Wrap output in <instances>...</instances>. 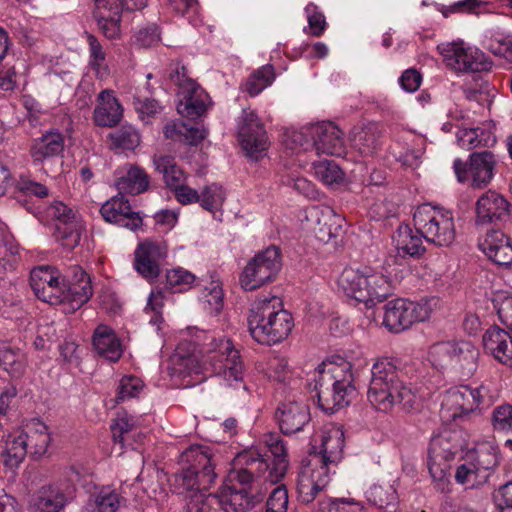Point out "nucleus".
Returning <instances> with one entry per match:
<instances>
[{"label":"nucleus","instance_id":"obj_1","mask_svg":"<svg viewBox=\"0 0 512 512\" xmlns=\"http://www.w3.org/2000/svg\"><path fill=\"white\" fill-rule=\"evenodd\" d=\"M262 442L267 451L253 448L237 455L235 467L229 474L233 484L225 486L221 492L224 505L229 503L235 512H245L262 501L263 494L254 492L255 482L275 485L287 472V449L281 437L267 433Z\"/></svg>","mask_w":512,"mask_h":512},{"label":"nucleus","instance_id":"obj_2","mask_svg":"<svg viewBox=\"0 0 512 512\" xmlns=\"http://www.w3.org/2000/svg\"><path fill=\"white\" fill-rule=\"evenodd\" d=\"M344 431L333 425L327 428L321 439L319 454L303 464L297 478V498L302 504L312 503L330 482V474L343 458Z\"/></svg>","mask_w":512,"mask_h":512},{"label":"nucleus","instance_id":"obj_3","mask_svg":"<svg viewBox=\"0 0 512 512\" xmlns=\"http://www.w3.org/2000/svg\"><path fill=\"white\" fill-rule=\"evenodd\" d=\"M200 353V361L194 355L181 358L179 365L184 369H179V372L188 375L210 372L221 376L230 386L233 382L242 384L244 364L231 339L206 335Z\"/></svg>","mask_w":512,"mask_h":512},{"label":"nucleus","instance_id":"obj_4","mask_svg":"<svg viewBox=\"0 0 512 512\" xmlns=\"http://www.w3.org/2000/svg\"><path fill=\"white\" fill-rule=\"evenodd\" d=\"M180 463L182 469L169 479L172 491L184 495L188 501L203 496L217 477L210 449L192 445L182 452Z\"/></svg>","mask_w":512,"mask_h":512},{"label":"nucleus","instance_id":"obj_5","mask_svg":"<svg viewBox=\"0 0 512 512\" xmlns=\"http://www.w3.org/2000/svg\"><path fill=\"white\" fill-rule=\"evenodd\" d=\"M252 338L260 344L273 345L286 339L294 326L292 315L277 296H261L252 304L248 316Z\"/></svg>","mask_w":512,"mask_h":512},{"label":"nucleus","instance_id":"obj_6","mask_svg":"<svg viewBox=\"0 0 512 512\" xmlns=\"http://www.w3.org/2000/svg\"><path fill=\"white\" fill-rule=\"evenodd\" d=\"M313 380L319 407L327 413L349 405L356 393L351 365L347 362L320 364L314 371Z\"/></svg>","mask_w":512,"mask_h":512},{"label":"nucleus","instance_id":"obj_7","mask_svg":"<svg viewBox=\"0 0 512 512\" xmlns=\"http://www.w3.org/2000/svg\"><path fill=\"white\" fill-rule=\"evenodd\" d=\"M340 282L347 296L369 307L384 301L392 293L389 278L367 266L345 269Z\"/></svg>","mask_w":512,"mask_h":512},{"label":"nucleus","instance_id":"obj_8","mask_svg":"<svg viewBox=\"0 0 512 512\" xmlns=\"http://www.w3.org/2000/svg\"><path fill=\"white\" fill-rule=\"evenodd\" d=\"M460 446L456 433L449 430L440 432L430 440L427 466L434 488L441 493L450 490L451 462Z\"/></svg>","mask_w":512,"mask_h":512},{"label":"nucleus","instance_id":"obj_9","mask_svg":"<svg viewBox=\"0 0 512 512\" xmlns=\"http://www.w3.org/2000/svg\"><path fill=\"white\" fill-rule=\"evenodd\" d=\"M413 222L421 236L436 246L447 247L455 239L454 217L450 210L425 203L414 211Z\"/></svg>","mask_w":512,"mask_h":512},{"label":"nucleus","instance_id":"obj_10","mask_svg":"<svg viewBox=\"0 0 512 512\" xmlns=\"http://www.w3.org/2000/svg\"><path fill=\"white\" fill-rule=\"evenodd\" d=\"M292 141L307 151L315 149L317 154L340 156L344 153L342 131L331 122H322L293 132Z\"/></svg>","mask_w":512,"mask_h":512},{"label":"nucleus","instance_id":"obj_11","mask_svg":"<svg viewBox=\"0 0 512 512\" xmlns=\"http://www.w3.org/2000/svg\"><path fill=\"white\" fill-rule=\"evenodd\" d=\"M282 266L281 251L271 245L258 252L245 266L241 276V287L246 291L258 289L275 279Z\"/></svg>","mask_w":512,"mask_h":512},{"label":"nucleus","instance_id":"obj_12","mask_svg":"<svg viewBox=\"0 0 512 512\" xmlns=\"http://www.w3.org/2000/svg\"><path fill=\"white\" fill-rule=\"evenodd\" d=\"M482 389V387L472 388L468 385L449 389L441 404V419L466 421L471 415H479L483 402Z\"/></svg>","mask_w":512,"mask_h":512},{"label":"nucleus","instance_id":"obj_13","mask_svg":"<svg viewBox=\"0 0 512 512\" xmlns=\"http://www.w3.org/2000/svg\"><path fill=\"white\" fill-rule=\"evenodd\" d=\"M431 313V301L413 302L396 299L385 305L383 324L389 331L398 333L408 329L416 322L429 319Z\"/></svg>","mask_w":512,"mask_h":512},{"label":"nucleus","instance_id":"obj_14","mask_svg":"<svg viewBox=\"0 0 512 512\" xmlns=\"http://www.w3.org/2000/svg\"><path fill=\"white\" fill-rule=\"evenodd\" d=\"M238 140L246 155L259 159L269 142L264 123L251 108H244L236 120Z\"/></svg>","mask_w":512,"mask_h":512},{"label":"nucleus","instance_id":"obj_15","mask_svg":"<svg viewBox=\"0 0 512 512\" xmlns=\"http://www.w3.org/2000/svg\"><path fill=\"white\" fill-rule=\"evenodd\" d=\"M78 473L72 468L57 480L42 486L33 498L34 507L40 512H59L73 498Z\"/></svg>","mask_w":512,"mask_h":512},{"label":"nucleus","instance_id":"obj_16","mask_svg":"<svg viewBox=\"0 0 512 512\" xmlns=\"http://www.w3.org/2000/svg\"><path fill=\"white\" fill-rule=\"evenodd\" d=\"M446 64L458 72L475 73L491 69V61L480 49L463 41L438 46Z\"/></svg>","mask_w":512,"mask_h":512},{"label":"nucleus","instance_id":"obj_17","mask_svg":"<svg viewBox=\"0 0 512 512\" xmlns=\"http://www.w3.org/2000/svg\"><path fill=\"white\" fill-rule=\"evenodd\" d=\"M495 164V156L485 150L472 153L468 163L455 159L453 168L460 183L469 182L473 188H482L491 182Z\"/></svg>","mask_w":512,"mask_h":512},{"label":"nucleus","instance_id":"obj_18","mask_svg":"<svg viewBox=\"0 0 512 512\" xmlns=\"http://www.w3.org/2000/svg\"><path fill=\"white\" fill-rule=\"evenodd\" d=\"M146 5L147 0H95L94 18L105 37L116 39L120 35L122 13L141 10Z\"/></svg>","mask_w":512,"mask_h":512},{"label":"nucleus","instance_id":"obj_19","mask_svg":"<svg viewBox=\"0 0 512 512\" xmlns=\"http://www.w3.org/2000/svg\"><path fill=\"white\" fill-rule=\"evenodd\" d=\"M46 214L56 221V240L69 250L77 247L84 229V225L77 214L61 201H53L47 207Z\"/></svg>","mask_w":512,"mask_h":512},{"label":"nucleus","instance_id":"obj_20","mask_svg":"<svg viewBox=\"0 0 512 512\" xmlns=\"http://www.w3.org/2000/svg\"><path fill=\"white\" fill-rule=\"evenodd\" d=\"M394 369L391 358L378 359L371 368V380L367 392L369 402L381 412H389L393 408V396L390 393V374Z\"/></svg>","mask_w":512,"mask_h":512},{"label":"nucleus","instance_id":"obj_21","mask_svg":"<svg viewBox=\"0 0 512 512\" xmlns=\"http://www.w3.org/2000/svg\"><path fill=\"white\" fill-rule=\"evenodd\" d=\"M64 277L50 266H39L30 273V285L36 297L51 305L63 303Z\"/></svg>","mask_w":512,"mask_h":512},{"label":"nucleus","instance_id":"obj_22","mask_svg":"<svg viewBox=\"0 0 512 512\" xmlns=\"http://www.w3.org/2000/svg\"><path fill=\"white\" fill-rule=\"evenodd\" d=\"M475 213L476 226L506 222L510 218V203L502 194L488 190L476 201Z\"/></svg>","mask_w":512,"mask_h":512},{"label":"nucleus","instance_id":"obj_23","mask_svg":"<svg viewBox=\"0 0 512 512\" xmlns=\"http://www.w3.org/2000/svg\"><path fill=\"white\" fill-rule=\"evenodd\" d=\"M63 303H69L72 310L79 309L87 303L93 295L91 279L80 267L72 266L64 276Z\"/></svg>","mask_w":512,"mask_h":512},{"label":"nucleus","instance_id":"obj_24","mask_svg":"<svg viewBox=\"0 0 512 512\" xmlns=\"http://www.w3.org/2000/svg\"><path fill=\"white\" fill-rule=\"evenodd\" d=\"M100 213L104 220L130 230H136L142 225V217L134 212L129 201L120 193L106 201Z\"/></svg>","mask_w":512,"mask_h":512},{"label":"nucleus","instance_id":"obj_25","mask_svg":"<svg viewBox=\"0 0 512 512\" xmlns=\"http://www.w3.org/2000/svg\"><path fill=\"white\" fill-rule=\"evenodd\" d=\"M276 419L283 434L292 435L301 431L310 421L308 405L301 401H286L276 410Z\"/></svg>","mask_w":512,"mask_h":512},{"label":"nucleus","instance_id":"obj_26","mask_svg":"<svg viewBox=\"0 0 512 512\" xmlns=\"http://www.w3.org/2000/svg\"><path fill=\"white\" fill-rule=\"evenodd\" d=\"M307 219L314 223L313 232L320 242L327 243L342 232V219L330 207H311Z\"/></svg>","mask_w":512,"mask_h":512},{"label":"nucleus","instance_id":"obj_27","mask_svg":"<svg viewBox=\"0 0 512 512\" xmlns=\"http://www.w3.org/2000/svg\"><path fill=\"white\" fill-rule=\"evenodd\" d=\"M479 249L498 266L512 267V242L502 231H488L479 242Z\"/></svg>","mask_w":512,"mask_h":512},{"label":"nucleus","instance_id":"obj_28","mask_svg":"<svg viewBox=\"0 0 512 512\" xmlns=\"http://www.w3.org/2000/svg\"><path fill=\"white\" fill-rule=\"evenodd\" d=\"M484 349L499 363L512 368V334L498 326L490 327L482 337Z\"/></svg>","mask_w":512,"mask_h":512},{"label":"nucleus","instance_id":"obj_29","mask_svg":"<svg viewBox=\"0 0 512 512\" xmlns=\"http://www.w3.org/2000/svg\"><path fill=\"white\" fill-rule=\"evenodd\" d=\"M383 128L376 122L355 127L351 132V145L362 156L375 155L382 146Z\"/></svg>","mask_w":512,"mask_h":512},{"label":"nucleus","instance_id":"obj_30","mask_svg":"<svg viewBox=\"0 0 512 512\" xmlns=\"http://www.w3.org/2000/svg\"><path fill=\"white\" fill-rule=\"evenodd\" d=\"M99 105L93 112V121L100 127H114L123 117V108L111 90H103L98 95Z\"/></svg>","mask_w":512,"mask_h":512},{"label":"nucleus","instance_id":"obj_31","mask_svg":"<svg viewBox=\"0 0 512 512\" xmlns=\"http://www.w3.org/2000/svg\"><path fill=\"white\" fill-rule=\"evenodd\" d=\"M161 258L162 252L157 244L150 242L140 244L135 251V269L148 281H154L160 274Z\"/></svg>","mask_w":512,"mask_h":512},{"label":"nucleus","instance_id":"obj_32","mask_svg":"<svg viewBox=\"0 0 512 512\" xmlns=\"http://www.w3.org/2000/svg\"><path fill=\"white\" fill-rule=\"evenodd\" d=\"M92 344L99 356L111 361H118L122 354V345L114 329L105 324L98 325L92 336Z\"/></svg>","mask_w":512,"mask_h":512},{"label":"nucleus","instance_id":"obj_33","mask_svg":"<svg viewBox=\"0 0 512 512\" xmlns=\"http://www.w3.org/2000/svg\"><path fill=\"white\" fill-rule=\"evenodd\" d=\"M178 112L189 118L200 117L207 110L209 95L197 84L189 83L188 89L179 92Z\"/></svg>","mask_w":512,"mask_h":512},{"label":"nucleus","instance_id":"obj_34","mask_svg":"<svg viewBox=\"0 0 512 512\" xmlns=\"http://www.w3.org/2000/svg\"><path fill=\"white\" fill-rule=\"evenodd\" d=\"M23 431L27 442L28 454L34 458L42 457L46 453L51 440L45 423L39 419H32Z\"/></svg>","mask_w":512,"mask_h":512},{"label":"nucleus","instance_id":"obj_35","mask_svg":"<svg viewBox=\"0 0 512 512\" xmlns=\"http://www.w3.org/2000/svg\"><path fill=\"white\" fill-rule=\"evenodd\" d=\"M149 181V175L143 168L131 165L117 177L115 185L121 195L123 193L138 195L148 189Z\"/></svg>","mask_w":512,"mask_h":512},{"label":"nucleus","instance_id":"obj_36","mask_svg":"<svg viewBox=\"0 0 512 512\" xmlns=\"http://www.w3.org/2000/svg\"><path fill=\"white\" fill-rule=\"evenodd\" d=\"M64 149V138L61 133L50 131L34 140L31 146V157L35 162L59 155Z\"/></svg>","mask_w":512,"mask_h":512},{"label":"nucleus","instance_id":"obj_37","mask_svg":"<svg viewBox=\"0 0 512 512\" xmlns=\"http://www.w3.org/2000/svg\"><path fill=\"white\" fill-rule=\"evenodd\" d=\"M390 393L393 396V407L398 405L404 411L414 410L417 406V396L411 387L401 379L400 371L394 363V369L390 374Z\"/></svg>","mask_w":512,"mask_h":512},{"label":"nucleus","instance_id":"obj_38","mask_svg":"<svg viewBox=\"0 0 512 512\" xmlns=\"http://www.w3.org/2000/svg\"><path fill=\"white\" fill-rule=\"evenodd\" d=\"M479 350L469 341L456 342L452 369L460 371L463 376L470 377L477 370Z\"/></svg>","mask_w":512,"mask_h":512},{"label":"nucleus","instance_id":"obj_39","mask_svg":"<svg viewBox=\"0 0 512 512\" xmlns=\"http://www.w3.org/2000/svg\"><path fill=\"white\" fill-rule=\"evenodd\" d=\"M126 498L119 489L102 486L89 500V505L96 512H116L126 504Z\"/></svg>","mask_w":512,"mask_h":512},{"label":"nucleus","instance_id":"obj_40","mask_svg":"<svg viewBox=\"0 0 512 512\" xmlns=\"http://www.w3.org/2000/svg\"><path fill=\"white\" fill-rule=\"evenodd\" d=\"M423 238L417 229L414 231L409 225H400L395 236L398 253L411 257L421 256L426 250Z\"/></svg>","mask_w":512,"mask_h":512},{"label":"nucleus","instance_id":"obj_41","mask_svg":"<svg viewBox=\"0 0 512 512\" xmlns=\"http://www.w3.org/2000/svg\"><path fill=\"white\" fill-rule=\"evenodd\" d=\"M153 163L155 169L163 175L164 182L171 190H175L184 184V172L176 165L173 157L168 155H154Z\"/></svg>","mask_w":512,"mask_h":512},{"label":"nucleus","instance_id":"obj_42","mask_svg":"<svg viewBox=\"0 0 512 512\" xmlns=\"http://www.w3.org/2000/svg\"><path fill=\"white\" fill-rule=\"evenodd\" d=\"M366 498L379 509H395L398 505V493L394 484H374L366 492Z\"/></svg>","mask_w":512,"mask_h":512},{"label":"nucleus","instance_id":"obj_43","mask_svg":"<svg viewBox=\"0 0 512 512\" xmlns=\"http://www.w3.org/2000/svg\"><path fill=\"white\" fill-rule=\"evenodd\" d=\"M0 366L12 377H19L25 370L24 355L10 343H0Z\"/></svg>","mask_w":512,"mask_h":512},{"label":"nucleus","instance_id":"obj_44","mask_svg":"<svg viewBox=\"0 0 512 512\" xmlns=\"http://www.w3.org/2000/svg\"><path fill=\"white\" fill-rule=\"evenodd\" d=\"M311 512H366L364 505L353 498L319 499Z\"/></svg>","mask_w":512,"mask_h":512},{"label":"nucleus","instance_id":"obj_45","mask_svg":"<svg viewBox=\"0 0 512 512\" xmlns=\"http://www.w3.org/2000/svg\"><path fill=\"white\" fill-rule=\"evenodd\" d=\"M275 78L274 68L270 64L263 65L253 71L242 85L243 90L251 97L260 94L265 88L270 86Z\"/></svg>","mask_w":512,"mask_h":512},{"label":"nucleus","instance_id":"obj_46","mask_svg":"<svg viewBox=\"0 0 512 512\" xmlns=\"http://www.w3.org/2000/svg\"><path fill=\"white\" fill-rule=\"evenodd\" d=\"M113 149L134 150L140 144V134L135 127L125 124L108 135Z\"/></svg>","mask_w":512,"mask_h":512},{"label":"nucleus","instance_id":"obj_47","mask_svg":"<svg viewBox=\"0 0 512 512\" xmlns=\"http://www.w3.org/2000/svg\"><path fill=\"white\" fill-rule=\"evenodd\" d=\"M455 352L456 342H438L431 346L429 350V360L432 363V365L436 368L452 369L453 356Z\"/></svg>","mask_w":512,"mask_h":512},{"label":"nucleus","instance_id":"obj_48","mask_svg":"<svg viewBox=\"0 0 512 512\" xmlns=\"http://www.w3.org/2000/svg\"><path fill=\"white\" fill-rule=\"evenodd\" d=\"M185 512H228L224 500L217 494L205 493L193 501H187Z\"/></svg>","mask_w":512,"mask_h":512},{"label":"nucleus","instance_id":"obj_49","mask_svg":"<svg viewBox=\"0 0 512 512\" xmlns=\"http://www.w3.org/2000/svg\"><path fill=\"white\" fill-rule=\"evenodd\" d=\"M315 177L325 185L339 183L343 179V172L339 165L331 160H322L313 164Z\"/></svg>","mask_w":512,"mask_h":512},{"label":"nucleus","instance_id":"obj_50","mask_svg":"<svg viewBox=\"0 0 512 512\" xmlns=\"http://www.w3.org/2000/svg\"><path fill=\"white\" fill-rule=\"evenodd\" d=\"M490 139V132H486L481 128H464L459 130L457 133L459 145L466 149H472L478 146H487Z\"/></svg>","mask_w":512,"mask_h":512},{"label":"nucleus","instance_id":"obj_51","mask_svg":"<svg viewBox=\"0 0 512 512\" xmlns=\"http://www.w3.org/2000/svg\"><path fill=\"white\" fill-rule=\"evenodd\" d=\"M491 302L500 321L512 328V294L507 291H496L491 296Z\"/></svg>","mask_w":512,"mask_h":512},{"label":"nucleus","instance_id":"obj_52","mask_svg":"<svg viewBox=\"0 0 512 512\" xmlns=\"http://www.w3.org/2000/svg\"><path fill=\"white\" fill-rule=\"evenodd\" d=\"M225 201V191L222 186L212 183L207 185L201 192L200 205L207 211L219 210Z\"/></svg>","mask_w":512,"mask_h":512},{"label":"nucleus","instance_id":"obj_53","mask_svg":"<svg viewBox=\"0 0 512 512\" xmlns=\"http://www.w3.org/2000/svg\"><path fill=\"white\" fill-rule=\"evenodd\" d=\"M195 275L183 268L167 271L166 283L172 292H184L190 289L195 282Z\"/></svg>","mask_w":512,"mask_h":512},{"label":"nucleus","instance_id":"obj_54","mask_svg":"<svg viewBox=\"0 0 512 512\" xmlns=\"http://www.w3.org/2000/svg\"><path fill=\"white\" fill-rule=\"evenodd\" d=\"M455 480L458 484L467 485L470 488L477 487L486 482V476L477 472V468L470 462L459 465L455 472Z\"/></svg>","mask_w":512,"mask_h":512},{"label":"nucleus","instance_id":"obj_55","mask_svg":"<svg viewBox=\"0 0 512 512\" xmlns=\"http://www.w3.org/2000/svg\"><path fill=\"white\" fill-rule=\"evenodd\" d=\"M143 381L132 375L123 376L117 388L116 402H123L125 400L135 398L143 389Z\"/></svg>","mask_w":512,"mask_h":512},{"label":"nucleus","instance_id":"obj_56","mask_svg":"<svg viewBox=\"0 0 512 512\" xmlns=\"http://www.w3.org/2000/svg\"><path fill=\"white\" fill-rule=\"evenodd\" d=\"M5 451L9 457L14 458L17 462H20L25 458L28 451L23 430L15 431L8 435Z\"/></svg>","mask_w":512,"mask_h":512},{"label":"nucleus","instance_id":"obj_57","mask_svg":"<svg viewBox=\"0 0 512 512\" xmlns=\"http://www.w3.org/2000/svg\"><path fill=\"white\" fill-rule=\"evenodd\" d=\"M160 41V33L155 24L140 28L132 37V44L138 48H148Z\"/></svg>","mask_w":512,"mask_h":512},{"label":"nucleus","instance_id":"obj_58","mask_svg":"<svg viewBox=\"0 0 512 512\" xmlns=\"http://www.w3.org/2000/svg\"><path fill=\"white\" fill-rule=\"evenodd\" d=\"M203 299L205 309L210 314H218L223 306V291L221 286L216 282H212L209 288L205 287Z\"/></svg>","mask_w":512,"mask_h":512},{"label":"nucleus","instance_id":"obj_59","mask_svg":"<svg viewBox=\"0 0 512 512\" xmlns=\"http://www.w3.org/2000/svg\"><path fill=\"white\" fill-rule=\"evenodd\" d=\"M18 192V198L24 196H36L38 198H44L48 196V189L41 183L32 181L26 177H20L16 184Z\"/></svg>","mask_w":512,"mask_h":512},{"label":"nucleus","instance_id":"obj_60","mask_svg":"<svg viewBox=\"0 0 512 512\" xmlns=\"http://www.w3.org/2000/svg\"><path fill=\"white\" fill-rule=\"evenodd\" d=\"M492 424L496 430H512V405L502 404L497 406L492 414Z\"/></svg>","mask_w":512,"mask_h":512},{"label":"nucleus","instance_id":"obj_61","mask_svg":"<svg viewBox=\"0 0 512 512\" xmlns=\"http://www.w3.org/2000/svg\"><path fill=\"white\" fill-rule=\"evenodd\" d=\"M288 491L284 485L275 487L266 502V509L276 512H287Z\"/></svg>","mask_w":512,"mask_h":512},{"label":"nucleus","instance_id":"obj_62","mask_svg":"<svg viewBox=\"0 0 512 512\" xmlns=\"http://www.w3.org/2000/svg\"><path fill=\"white\" fill-rule=\"evenodd\" d=\"M133 105L142 120L153 117L155 114L159 113L161 109L159 103L155 99L141 97L139 95L134 96Z\"/></svg>","mask_w":512,"mask_h":512},{"label":"nucleus","instance_id":"obj_63","mask_svg":"<svg viewBox=\"0 0 512 512\" xmlns=\"http://www.w3.org/2000/svg\"><path fill=\"white\" fill-rule=\"evenodd\" d=\"M308 24L310 28V34L312 36H320L323 34L326 28L325 16L317 11V7L313 4H309L305 8Z\"/></svg>","mask_w":512,"mask_h":512},{"label":"nucleus","instance_id":"obj_64","mask_svg":"<svg viewBox=\"0 0 512 512\" xmlns=\"http://www.w3.org/2000/svg\"><path fill=\"white\" fill-rule=\"evenodd\" d=\"M493 500L500 512H512V481L500 486L493 493Z\"/></svg>","mask_w":512,"mask_h":512}]
</instances>
